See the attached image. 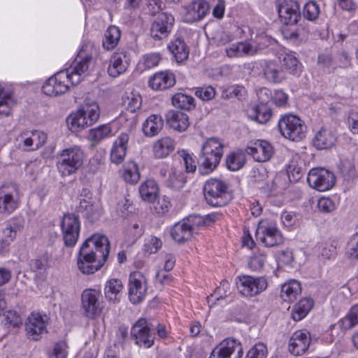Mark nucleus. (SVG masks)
<instances>
[{
    "label": "nucleus",
    "instance_id": "52",
    "mask_svg": "<svg viewBox=\"0 0 358 358\" xmlns=\"http://www.w3.org/2000/svg\"><path fill=\"white\" fill-rule=\"evenodd\" d=\"M268 349L263 343L255 344L248 352L245 358H266Z\"/></svg>",
    "mask_w": 358,
    "mask_h": 358
},
{
    "label": "nucleus",
    "instance_id": "42",
    "mask_svg": "<svg viewBox=\"0 0 358 358\" xmlns=\"http://www.w3.org/2000/svg\"><path fill=\"white\" fill-rule=\"evenodd\" d=\"M185 182V174L181 171L171 168L166 182V185L173 189L179 190L183 187Z\"/></svg>",
    "mask_w": 358,
    "mask_h": 358
},
{
    "label": "nucleus",
    "instance_id": "26",
    "mask_svg": "<svg viewBox=\"0 0 358 358\" xmlns=\"http://www.w3.org/2000/svg\"><path fill=\"white\" fill-rule=\"evenodd\" d=\"M20 138L25 150L34 151L44 145L47 140V135L43 131L34 130L22 133Z\"/></svg>",
    "mask_w": 358,
    "mask_h": 358
},
{
    "label": "nucleus",
    "instance_id": "28",
    "mask_svg": "<svg viewBox=\"0 0 358 358\" xmlns=\"http://www.w3.org/2000/svg\"><path fill=\"white\" fill-rule=\"evenodd\" d=\"M167 124L173 129L182 132L187 130L189 126L188 115L178 110H171L166 114Z\"/></svg>",
    "mask_w": 358,
    "mask_h": 358
},
{
    "label": "nucleus",
    "instance_id": "46",
    "mask_svg": "<svg viewBox=\"0 0 358 358\" xmlns=\"http://www.w3.org/2000/svg\"><path fill=\"white\" fill-rule=\"evenodd\" d=\"M120 36V30L117 27L110 26L105 33V39L103 40L102 43L103 47L106 50L113 49L117 45Z\"/></svg>",
    "mask_w": 358,
    "mask_h": 358
},
{
    "label": "nucleus",
    "instance_id": "19",
    "mask_svg": "<svg viewBox=\"0 0 358 358\" xmlns=\"http://www.w3.org/2000/svg\"><path fill=\"white\" fill-rule=\"evenodd\" d=\"M243 347L239 341L234 338H227L219 345L217 352L213 350L210 358H241Z\"/></svg>",
    "mask_w": 358,
    "mask_h": 358
},
{
    "label": "nucleus",
    "instance_id": "35",
    "mask_svg": "<svg viewBox=\"0 0 358 358\" xmlns=\"http://www.w3.org/2000/svg\"><path fill=\"white\" fill-rule=\"evenodd\" d=\"M168 48L173 55L178 64H180L189 57V49L184 40L180 38L172 41Z\"/></svg>",
    "mask_w": 358,
    "mask_h": 358
},
{
    "label": "nucleus",
    "instance_id": "53",
    "mask_svg": "<svg viewBox=\"0 0 358 358\" xmlns=\"http://www.w3.org/2000/svg\"><path fill=\"white\" fill-rule=\"evenodd\" d=\"M4 325L10 327H17L22 324L20 315L15 310H8L3 314Z\"/></svg>",
    "mask_w": 358,
    "mask_h": 358
},
{
    "label": "nucleus",
    "instance_id": "5",
    "mask_svg": "<svg viewBox=\"0 0 358 358\" xmlns=\"http://www.w3.org/2000/svg\"><path fill=\"white\" fill-rule=\"evenodd\" d=\"M227 184L220 180L211 178L206 182L203 194L207 203L212 206H224L231 199Z\"/></svg>",
    "mask_w": 358,
    "mask_h": 358
},
{
    "label": "nucleus",
    "instance_id": "63",
    "mask_svg": "<svg viewBox=\"0 0 358 358\" xmlns=\"http://www.w3.org/2000/svg\"><path fill=\"white\" fill-rule=\"evenodd\" d=\"M164 6V4L161 0H148L146 4V12L150 15H155L159 13Z\"/></svg>",
    "mask_w": 358,
    "mask_h": 358
},
{
    "label": "nucleus",
    "instance_id": "43",
    "mask_svg": "<svg viewBox=\"0 0 358 358\" xmlns=\"http://www.w3.org/2000/svg\"><path fill=\"white\" fill-rule=\"evenodd\" d=\"M85 120L81 106L76 113H71L67 117L66 122L72 131L78 132L87 127V121Z\"/></svg>",
    "mask_w": 358,
    "mask_h": 358
},
{
    "label": "nucleus",
    "instance_id": "6",
    "mask_svg": "<svg viewBox=\"0 0 358 358\" xmlns=\"http://www.w3.org/2000/svg\"><path fill=\"white\" fill-rule=\"evenodd\" d=\"M278 129L285 138L293 141H300L306 136L304 122L296 115L283 116L278 122Z\"/></svg>",
    "mask_w": 358,
    "mask_h": 358
},
{
    "label": "nucleus",
    "instance_id": "32",
    "mask_svg": "<svg viewBox=\"0 0 358 358\" xmlns=\"http://www.w3.org/2000/svg\"><path fill=\"white\" fill-rule=\"evenodd\" d=\"M175 149L174 141L169 137L165 136L157 140L153 146L154 155L157 158H165Z\"/></svg>",
    "mask_w": 358,
    "mask_h": 358
},
{
    "label": "nucleus",
    "instance_id": "37",
    "mask_svg": "<svg viewBox=\"0 0 358 358\" xmlns=\"http://www.w3.org/2000/svg\"><path fill=\"white\" fill-rule=\"evenodd\" d=\"M122 288L123 285L120 280L113 278L108 280L104 288L106 298L114 303L118 301Z\"/></svg>",
    "mask_w": 358,
    "mask_h": 358
},
{
    "label": "nucleus",
    "instance_id": "29",
    "mask_svg": "<svg viewBox=\"0 0 358 358\" xmlns=\"http://www.w3.org/2000/svg\"><path fill=\"white\" fill-rule=\"evenodd\" d=\"M337 138L334 132L327 128H321L313 140V146L317 150H326L335 145Z\"/></svg>",
    "mask_w": 358,
    "mask_h": 358
},
{
    "label": "nucleus",
    "instance_id": "45",
    "mask_svg": "<svg viewBox=\"0 0 358 358\" xmlns=\"http://www.w3.org/2000/svg\"><path fill=\"white\" fill-rule=\"evenodd\" d=\"M171 101L173 106L182 110H190L195 107L194 97L183 93L175 94Z\"/></svg>",
    "mask_w": 358,
    "mask_h": 358
},
{
    "label": "nucleus",
    "instance_id": "11",
    "mask_svg": "<svg viewBox=\"0 0 358 358\" xmlns=\"http://www.w3.org/2000/svg\"><path fill=\"white\" fill-rule=\"evenodd\" d=\"M48 317L46 315L31 313L25 322V331L28 338L34 341L40 340L43 334L48 333Z\"/></svg>",
    "mask_w": 358,
    "mask_h": 358
},
{
    "label": "nucleus",
    "instance_id": "8",
    "mask_svg": "<svg viewBox=\"0 0 358 358\" xmlns=\"http://www.w3.org/2000/svg\"><path fill=\"white\" fill-rule=\"evenodd\" d=\"M61 228L65 245L74 246L78 241L80 229L78 215L74 213L64 214L61 222Z\"/></svg>",
    "mask_w": 358,
    "mask_h": 358
},
{
    "label": "nucleus",
    "instance_id": "23",
    "mask_svg": "<svg viewBox=\"0 0 358 358\" xmlns=\"http://www.w3.org/2000/svg\"><path fill=\"white\" fill-rule=\"evenodd\" d=\"M358 324V304L354 305L348 313L343 318L341 319L338 324H332L329 327L331 335L333 337L338 336L341 332H344L346 330L355 327Z\"/></svg>",
    "mask_w": 358,
    "mask_h": 358
},
{
    "label": "nucleus",
    "instance_id": "40",
    "mask_svg": "<svg viewBox=\"0 0 358 358\" xmlns=\"http://www.w3.org/2000/svg\"><path fill=\"white\" fill-rule=\"evenodd\" d=\"M245 158L246 155L243 150H237L234 151L227 156V166L231 171H238L244 166Z\"/></svg>",
    "mask_w": 358,
    "mask_h": 358
},
{
    "label": "nucleus",
    "instance_id": "4",
    "mask_svg": "<svg viewBox=\"0 0 358 358\" xmlns=\"http://www.w3.org/2000/svg\"><path fill=\"white\" fill-rule=\"evenodd\" d=\"M83 159L84 154L80 148H66L57 157V169L62 176H70L81 167Z\"/></svg>",
    "mask_w": 358,
    "mask_h": 358
},
{
    "label": "nucleus",
    "instance_id": "1",
    "mask_svg": "<svg viewBox=\"0 0 358 358\" xmlns=\"http://www.w3.org/2000/svg\"><path fill=\"white\" fill-rule=\"evenodd\" d=\"M110 252L108 238L102 234H94L82 245L78 257V270L90 275L100 270L106 262Z\"/></svg>",
    "mask_w": 358,
    "mask_h": 358
},
{
    "label": "nucleus",
    "instance_id": "14",
    "mask_svg": "<svg viewBox=\"0 0 358 358\" xmlns=\"http://www.w3.org/2000/svg\"><path fill=\"white\" fill-rule=\"evenodd\" d=\"M268 286L264 277L254 278L250 275L239 277L238 288L243 296L252 297L264 292Z\"/></svg>",
    "mask_w": 358,
    "mask_h": 358
},
{
    "label": "nucleus",
    "instance_id": "39",
    "mask_svg": "<svg viewBox=\"0 0 358 358\" xmlns=\"http://www.w3.org/2000/svg\"><path fill=\"white\" fill-rule=\"evenodd\" d=\"M82 110L85 120L87 121V127L94 124L99 118L100 110L98 104L94 101H85L82 106Z\"/></svg>",
    "mask_w": 358,
    "mask_h": 358
},
{
    "label": "nucleus",
    "instance_id": "48",
    "mask_svg": "<svg viewBox=\"0 0 358 358\" xmlns=\"http://www.w3.org/2000/svg\"><path fill=\"white\" fill-rule=\"evenodd\" d=\"M320 13V6L315 1H308L304 5L303 8V16L309 21L317 20Z\"/></svg>",
    "mask_w": 358,
    "mask_h": 358
},
{
    "label": "nucleus",
    "instance_id": "47",
    "mask_svg": "<svg viewBox=\"0 0 358 358\" xmlns=\"http://www.w3.org/2000/svg\"><path fill=\"white\" fill-rule=\"evenodd\" d=\"M122 178L130 184H135L139 180L140 173L135 162H131L127 165L122 173Z\"/></svg>",
    "mask_w": 358,
    "mask_h": 358
},
{
    "label": "nucleus",
    "instance_id": "56",
    "mask_svg": "<svg viewBox=\"0 0 358 358\" xmlns=\"http://www.w3.org/2000/svg\"><path fill=\"white\" fill-rule=\"evenodd\" d=\"M219 216L220 215L217 213H211L206 215L204 217L199 215H192V218L194 221V224L199 229L200 226H208L211 223H213L219 217Z\"/></svg>",
    "mask_w": 358,
    "mask_h": 358
},
{
    "label": "nucleus",
    "instance_id": "50",
    "mask_svg": "<svg viewBox=\"0 0 358 358\" xmlns=\"http://www.w3.org/2000/svg\"><path fill=\"white\" fill-rule=\"evenodd\" d=\"M131 57L126 52L114 53L110 60V66L113 67H127L130 65Z\"/></svg>",
    "mask_w": 358,
    "mask_h": 358
},
{
    "label": "nucleus",
    "instance_id": "30",
    "mask_svg": "<svg viewBox=\"0 0 358 358\" xmlns=\"http://www.w3.org/2000/svg\"><path fill=\"white\" fill-rule=\"evenodd\" d=\"M208 8V3L204 0L193 1L187 7L185 21L192 23L201 20L207 13Z\"/></svg>",
    "mask_w": 358,
    "mask_h": 358
},
{
    "label": "nucleus",
    "instance_id": "64",
    "mask_svg": "<svg viewBox=\"0 0 358 358\" xmlns=\"http://www.w3.org/2000/svg\"><path fill=\"white\" fill-rule=\"evenodd\" d=\"M348 127L354 134H358V113L351 110L348 117Z\"/></svg>",
    "mask_w": 358,
    "mask_h": 358
},
{
    "label": "nucleus",
    "instance_id": "31",
    "mask_svg": "<svg viewBox=\"0 0 358 358\" xmlns=\"http://www.w3.org/2000/svg\"><path fill=\"white\" fill-rule=\"evenodd\" d=\"M164 126V120L159 115H150L143 124V131L146 136L157 135Z\"/></svg>",
    "mask_w": 358,
    "mask_h": 358
},
{
    "label": "nucleus",
    "instance_id": "16",
    "mask_svg": "<svg viewBox=\"0 0 358 358\" xmlns=\"http://www.w3.org/2000/svg\"><path fill=\"white\" fill-rule=\"evenodd\" d=\"M147 292V280L145 275L139 272L134 271L129 275V299L134 304L141 303Z\"/></svg>",
    "mask_w": 358,
    "mask_h": 358
},
{
    "label": "nucleus",
    "instance_id": "44",
    "mask_svg": "<svg viewBox=\"0 0 358 358\" xmlns=\"http://www.w3.org/2000/svg\"><path fill=\"white\" fill-rule=\"evenodd\" d=\"M227 55L230 57H241L244 55H254L257 52L256 48L251 44L248 43H240L237 45L226 49Z\"/></svg>",
    "mask_w": 358,
    "mask_h": 358
},
{
    "label": "nucleus",
    "instance_id": "36",
    "mask_svg": "<svg viewBox=\"0 0 358 358\" xmlns=\"http://www.w3.org/2000/svg\"><path fill=\"white\" fill-rule=\"evenodd\" d=\"M301 292V284L297 280H293L282 286L280 296L284 301L292 302Z\"/></svg>",
    "mask_w": 358,
    "mask_h": 358
},
{
    "label": "nucleus",
    "instance_id": "21",
    "mask_svg": "<svg viewBox=\"0 0 358 358\" xmlns=\"http://www.w3.org/2000/svg\"><path fill=\"white\" fill-rule=\"evenodd\" d=\"M259 239L265 246L273 247L280 245L282 242V236L275 225H261L256 232Z\"/></svg>",
    "mask_w": 358,
    "mask_h": 358
},
{
    "label": "nucleus",
    "instance_id": "2",
    "mask_svg": "<svg viewBox=\"0 0 358 358\" xmlns=\"http://www.w3.org/2000/svg\"><path fill=\"white\" fill-rule=\"evenodd\" d=\"M87 69H64L49 78L42 87V92L48 96H58L66 93L70 85L76 86L83 79Z\"/></svg>",
    "mask_w": 358,
    "mask_h": 358
},
{
    "label": "nucleus",
    "instance_id": "54",
    "mask_svg": "<svg viewBox=\"0 0 358 358\" xmlns=\"http://www.w3.org/2000/svg\"><path fill=\"white\" fill-rule=\"evenodd\" d=\"M230 69H205L204 75L213 80H221L230 74Z\"/></svg>",
    "mask_w": 358,
    "mask_h": 358
},
{
    "label": "nucleus",
    "instance_id": "10",
    "mask_svg": "<svg viewBox=\"0 0 358 358\" xmlns=\"http://www.w3.org/2000/svg\"><path fill=\"white\" fill-rule=\"evenodd\" d=\"M155 324L145 318H140L132 327L131 334L136 343L145 348H150L154 344L155 336L151 333V329Z\"/></svg>",
    "mask_w": 358,
    "mask_h": 358
},
{
    "label": "nucleus",
    "instance_id": "3",
    "mask_svg": "<svg viewBox=\"0 0 358 358\" xmlns=\"http://www.w3.org/2000/svg\"><path fill=\"white\" fill-rule=\"evenodd\" d=\"M222 155V144L215 138H208L203 143L197 158L199 172L201 175L211 173L219 164Z\"/></svg>",
    "mask_w": 358,
    "mask_h": 358
},
{
    "label": "nucleus",
    "instance_id": "38",
    "mask_svg": "<svg viewBox=\"0 0 358 358\" xmlns=\"http://www.w3.org/2000/svg\"><path fill=\"white\" fill-rule=\"evenodd\" d=\"M158 186L154 180H147L139 187V193L143 201L152 202L158 196Z\"/></svg>",
    "mask_w": 358,
    "mask_h": 358
},
{
    "label": "nucleus",
    "instance_id": "12",
    "mask_svg": "<svg viewBox=\"0 0 358 358\" xmlns=\"http://www.w3.org/2000/svg\"><path fill=\"white\" fill-rule=\"evenodd\" d=\"M101 292L94 289H87L81 296L82 306L86 317L94 318L100 315L102 309Z\"/></svg>",
    "mask_w": 358,
    "mask_h": 358
},
{
    "label": "nucleus",
    "instance_id": "51",
    "mask_svg": "<svg viewBox=\"0 0 358 358\" xmlns=\"http://www.w3.org/2000/svg\"><path fill=\"white\" fill-rule=\"evenodd\" d=\"M345 255L348 259L352 260L358 259V233L353 234L349 239Z\"/></svg>",
    "mask_w": 358,
    "mask_h": 358
},
{
    "label": "nucleus",
    "instance_id": "34",
    "mask_svg": "<svg viewBox=\"0 0 358 358\" xmlns=\"http://www.w3.org/2000/svg\"><path fill=\"white\" fill-rule=\"evenodd\" d=\"M248 117L259 123H266L271 117V110L266 103L252 106L248 110Z\"/></svg>",
    "mask_w": 358,
    "mask_h": 358
},
{
    "label": "nucleus",
    "instance_id": "13",
    "mask_svg": "<svg viewBox=\"0 0 358 358\" xmlns=\"http://www.w3.org/2000/svg\"><path fill=\"white\" fill-rule=\"evenodd\" d=\"M278 13L281 22L286 25H294L301 20L299 5L294 0H276Z\"/></svg>",
    "mask_w": 358,
    "mask_h": 358
},
{
    "label": "nucleus",
    "instance_id": "60",
    "mask_svg": "<svg viewBox=\"0 0 358 358\" xmlns=\"http://www.w3.org/2000/svg\"><path fill=\"white\" fill-rule=\"evenodd\" d=\"M195 95L203 101H209L215 96V90L211 86L197 88Z\"/></svg>",
    "mask_w": 358,
    "mask_h": 358
},
{
    "label": "nucleus",
    "instance_id": "18",
    "mask_svg": "<svg viewBox=\"0 0 358 358\" xmlns=\"http://www.w3.org/2000/svg\"><path fill=\"white\" fill-rule=\"evenodd\" d=\"M80 196H85V198L80 199V204L77 207L78 212L82 213L90 222H96L101 214L99 206L94 202V199L88 189H83Z\"/></svg>",
    "mask_w": 358,
    "mask_h": 358
},
{
    "label": "nucleus",
    "instance_id": "20",
    "mask_svg": "<svg viewBox=\"0 0 358 358\" xmlns=\"http://www.w3.org/2000/svg\"><path fill=\"white\" fill-rule=\"evenodd\" d=\"M245 152L252 156L253 159L259 162H264L271 159L273 155L271 144L263 140H257L248 145Z\"/></svg>",
    "mask_w": 358,
    "mask_h": 358
},
{
    "label": "nucleus",
    "instance_id": "62",
    "mask_svg": "<svg viewBox=\"0 0 358 358\" xmlns=\"http://www.w3.org/2000/svg\"><path fill=\"white\" fill-rule=\"evenodd\" d=\"M48 355L49 358H66V345L64 343H56Z\"/></svg>",
    "mask_w": 358,
    "mask_h": 358
},
{
    "label": "nucleus",
    "instance_id": "22",
    "mask_svg": "<svg viewBox=\"0 0 358 358\" xmlns=\"http://www.w3.org/2000/svg\"><path fill=\"white\" fill-rule=\"evenodd\" d=\"M310 343V335L308 331L299 330L295 331L289 341V351L294 356L303 355Z\"/></svg>",
    "mask_w": 358,
    "mask_h": 358
},
{
    "label": "nucleus",
    "instance_id": "9",
    "mask_svg": "<svg viewBox=\"0 0 358 358\" xmlns=\"http://www.w3.org/2000/svg\"><path fill=\"white\" fill-rule=\"evenodd\" d=\"M175 19L168 13H159L151 24L150 34L155 41H161L168 37L171 33Z\"/></svg>",
    "mask_w": 358,
    "mask_h": 358
},
{
    "label": "nucleus",
    "instance_id": "33",
    "mask_svg": "<svg viewBox=\"0 0 358 358\" xmlns=\"http://www.w3.org/2000/svg\"><path fill=\"white\" fill-rule=\"evenodd\" d=\"M112 136V129L108 124L91 129L87 136L92 146L96 147L102 140Z\"/></svg>",
    "mask_w": 358,
    "mask_h": 358
},
{
    "label": "nucleus",
    "instance_id": "27",
    "mask_svg": "<svg viewBox=\"0 0 358 358\" xmlns=\"http://www.w3.org/2000/svg\"><path fill=\"white\" fill-rule=\"evenodd\" d=\"M129 135L127 133L120 134L113 143L110 152V160L113 163L119 164L122 163L127 154Z\"/></svg>",
    "mask_w": 358,
    "mask_h": 358
},
{
    "label": "nucleus",
    "instance_id": "49",
    "mask_svg": "<svg viewBox=\"0 0 358 358\" xmlns=\"http://www.w3.org/2000/svg\"><path fill=\"white\" fill-rule=\"evenodd\" d=\"M245 94V90L243 87L240 85L230 86L222 92V98L230 99L236 98L238 100L242 99Z\"/></svg>",
    "mask_w": 358,
    "mask_h": 358
},
{
    "label": "nucleus",
    "instance_id": "24",
    "mask_svg": "<svg viewBox=\"0 0 358 358\" xmlns=\"http://www.w3.org/2000/svg\"><path fill=\"white\" fill-rule=\"evenodd\" d=\"M96 50L91 43H86L83 45L78 52L74 62L69 67H89L96 64Z\"/></svg>",
    "mask_w": 358,
    "mask_h": 358
},
{
    "label": "nucleus",
    "instance_id": "59",
    "mask_svg": "<svg viewBox=\"0 0 358 358\" xmlns=\"http://www.w3.org/2000/svg\"><path fill=\"white\" fill-rule=\"evenodd\" d=\"M265 260V254L264 252H259L257 254L255 253L250 257L248 264L252 269L259 270L264 266Z\"/></svg>",
    "mask_w": 358,
    "mask_h": 358
},
{
    "label": "nucleus",
    "instance_id": "55",
    "mask_svg": "<svg viewBox=\"0 0 358 358\" xmlns=\"http://www.w3.org/2000/svg\"><path fill=\"white\" fill-rule=\"evenodd\" d=\"M162 241L159 238L152 236L145 240L144 250L149 255L155 254L162 248Z\"/></svg>",
    "mask_w": 358,
    "mask_h": 358
},
{
    "label": "nucleus",
    "instance_id": "17",
    "mask_svg": "<svg viewBox=\"0 0 358 358\" xmlns=\"http://www.w3.org/2000/svg\"><path fill=\"white\" fill-rule=\"evenodd\" d=\"M198 229L194 224L192 215L176 223L171 229V236L178 243H183L197 234Z\"/></svg>",
    "mask_w": 358,
    "mask_h": 358
},
{
    "label": "nucleus",
    "instance_id": "58",
    "mask_svg": "<svg viewBox=\"0 0 358 358\" xmlns=\"http://www.w3.org/2000/svg\"><path fill=\"white\" fill-rule=\"evenodd\" d=\"M264 76L269 82L280 83L284 78L281 70L277 69H264Z\"/></svg>",
    "mask_w": 358,
    "mask_h": 358
},
{
    "label": "nucleus",
    "instance_id": "41",
    "mask_svg": "<svg viewBox=\"0 0 358 358\" xmlns=\"http://www.w3.org/2000/svg\"><path fill=\"white\" fill-rule=\"evenodd\" d=\"M313 306L310 299H303L296 303L292 311V317L294 321H299L306 316Z\"/></svg>",
    "mask_w": 358,
    "mask_h": 358
},
{
    "label": "nucleus",
    "instance_id": "7",
    "mask_svg": "<svg viewBox=\"0 0 358 358\" xmlns=\"http://www.w3.org/2000/svg\"><path fill=\"white\" fill-rule=\"evenodd\" d=\"M309 186L320 192L331 189L336 182L334 174L323 168L312 169L307 177Z\"/></svg>",
    "mask_w": 358,
    "mask_h": 358
},
{
    "label": "nucleus",
    "instance_id": "61",
    "mask_svg": "<svg viewBox=\"0 0 358 358\" xmlns=\"http://www.w3.org/2000/svg\"><path fill=\"white\" fill-rule=\"evenodd\" d=\"M317 208L320 212L329 213L335 210L336 205L330 198L322 197L318 200Z\"/></svg>",
    "mask_w": 358,
    "mask_h": 358
},
{
    "label": "nucleus",
    "instance_id": "57",
    "mask_svg": "<svg viewBox=\"0 0 358 358\" xmlns=\"http://www.w3.org/2000/svg\"><path fill=\"white\" fill-rule=\"evenodd\" d=\"M340 170L343 177L348 180L357 177L355 165L350 161H343L341 164Z\"/></svg>",
    "mask_w": 358,
    "mask_h": 358
},
{
    "label": "nucleus",
    "instance_id": "25",
    "mask_svg": "<svg viewBox=\"0 0 358 358\" xmlns=\"http://www.w3.org/2000/svg\"><path fill=\"white\" fill-rule=\"evenodd\" d=\"M176 84L175 75L170 71H162L155 73L148 81L149 87L154 90H164Z\"/></svg>",
    "mask_w": 358,
    "mask_h": 358
},
{
    "label": "nucleus",
    "instance_id": "15",
    "mask_svg": "<svg viewBox=\"0 0 358 358\" xmlns=\"http://www.w3.org/2000/svg\"><path fill=\"white\" fill-rule=\"evenodd\" d=\"M19 204V191L15 184L0 187V213L10 214Z\"/></svg>",
    "mask_w": 358,
    "mask_h": 358
}]
</instances>
